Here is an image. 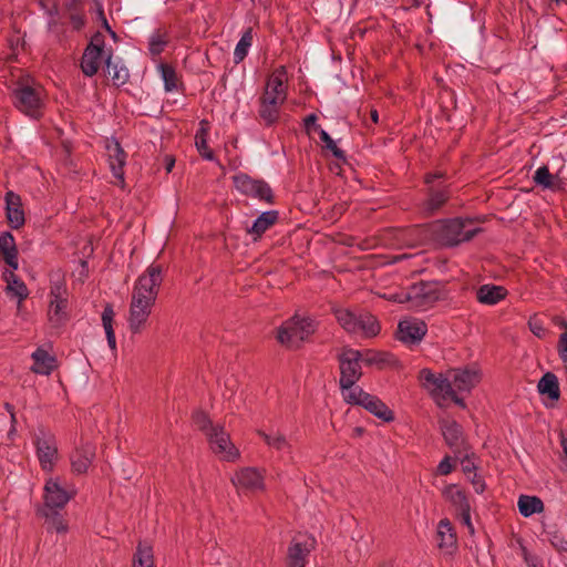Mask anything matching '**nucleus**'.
Returning a JSON list of instances; mask_svg holds the SVG:
<instances>
[{
    "label": "nucleus",
    "instance_id": "obj_1",
    "mask_svg": "<svg viewBox=\"0 0 567 567\" xmlns=\"http://www.w3.org/2000/svg\"><path fill=\"white\" fill-rule=\"evenodd\" d=\"M162 281V267L155 264L150 265L136 280L127 317L132 333H141L146 328Z\"/></svg>",
    "mask_w": 567,
    "mask_h": 567
},
{
    "label": "nucleus",
    "instance_id": "obj_2",
    "mask_svg": "<svg viewBox=\"0 0 567 567\" xmlns=\"http://www.w3.org/2000/svg\"><path fill=\"white\" fill-rule=\"evenodd\" d=\"M288 76L286 69H276L268 78L265 91L260 96L259 116L267 124H274L279 117L280 106L287 99Z\"/></svg>",
    "mask_w": 567,
    "mask_h": 567
},
{
    "label": "nucleus",
    "instance_id": "obj_3",
    "mask_svg": "<svg viewBox=\"0 0 567 567\" xmlns=\"http://www.w3.org/2000/svg\"><path fill=\"white\" fill-rule=\"evenodd\" d=\"M478 233L472 220L454 218L441 220L433 225V234L444 246H456L472 239Z\"/></svg>",
    "mask_w": 567,
    "mask_h": 567
},
{
    "label": "nucleus",
    "instance_id": "obj_4",
    "mask_svg": "<svg viewBox=\"0 0 567 567\" xmlns=\"http://www.w3.org/2000/svg\"><path fill=\"white\" fill-rule=\"evenodd\" d=\"M316 330L315 321L306 316L296 315L286 320L277 332V340L282 346L299 348Z\"/></svg>",
    "mask_w": 567,
    "mask_h": 567
},
{
    "label": "nucleus",
    "instance_id": "obj_5",
    "mask_svg": "<svg viewBox=\"0 0 567 567\" xmlns=\"http://www.w3.org/2000/svg\"><path fill=\"white\" fill-rule=\"evenodd\" d=\"M419 380L422 386L431 394L437 405L444 406L449 401L455 402L457 405L464 408V400L458 398L449 380L443 379V374H435L429 369L420 371Z\"/></svg>",
    "mask_w": 567,
    "mask_h": 567
},
{
    "label": "nucleus",
    "instance_id": "obj_6",
    "mask_svg": "<svg viewBox=\"0 0 567 567\" xmlns=\"http://www.w3.org/2000/svg\"><path fill=\"white\" fill-rule=\"evenodd\" d=\"M334 316L340 326L350 333L374 337L380 331L377 319L370 313H355L347 308H337Z\"/></svg>",
    "mask_w": 567,
    "mask_h": 567
},
{
    "label": "nucleus",
    "instance_id": "obj_7",
    "mask_svg": "<svg viewBox=\"0 0 567 567\" xmlns=\"http://www.w3.org/2000/svg\"><path fill=\"white\" fill-rule=\"evenodd\" d=\"M12 96L13 104L20 112L31 118H39L42 116L44 97L41 86L20 83L13 90Z\"/></svg>",
    "mask_w": 567,
    "mask_h": 567
},
{
    "label": "nucleus",
    "instance_id": "obj_8",
    "mask_svg": "<svg viewBox=\"0 0 567 567\" xmlns=\"http://www.w3.org/2000/svg\"><path fill=\"white\" fill-rule=\"evenodd\" d=\"M439 291L434 284L419 282L413 285L406 293L389 295L386 298L395 302H410L411 307L425 310L439 300Z\"/></svg>",
    "mask_w": 567,
    "mask_h": 567
},
{
    "label": "nucleus",
    "instance_id": "obj_9",
    "mask_svg": "<svg viewBox=\"0 0 567 567\" xmlns=\"http://www.w3.org/2000/svg\"><path fill=\"white\" fill-rule=\"evenodd\" d=\"M48 320L52 327H61L68 321V292L62 280H54L50 287Z\"/></svg>",
    "mask_w": 567,
    "mask_h": 567
},
{
    "label": "nucleus",
    "instance_id": "obj_10",
    "mask_svg": "<svg viewBox=\"0 0 567 567\" xmlns=\"http://www.w3.org/2000/svg\"><path fill=\"white\" fill-rule=\"evenodd\" d=\"M75 495V488L63 483L59 477H51L44 485V506L47 511L63 508Z\"/></svg>",
    "mask_w": 567,
    "mask_h": 567
},
{
    "label": "nucleus",
    "instance_id": "obj_11",
    "mask_svg": "<svg viewBox=\"0 0 567 567\" xmlns=\"http://www.w3.org/2000/svg\"><path fill=\"white\" fill-rule=\"evenodd\" d=\"M111 55V51L105 49L102 37L100 34L94 35L82 56L81 69L83 73L86 76H93L99 71L102 61L104 60L106 63L107 56Z\"/></svg>",
    "mask_w": 567,
    "mask_h": 567
},
{
    "label": "nucleus",
    "instance_id": "obj_12",
    "mask_svg": "<svg viewBox=\"0 0 567 567\" xmlns=\"http://www.w3.org/2000/svg\"><path fill=\"white\" fill-rule=\"evenodd\" d=\"M212 452L221 461L235 462L240 457L239 450L230 440V435L219 425L206 436Z\"/></svg>",
    "mask_w": 567,
    "mask_h": 567
},
{
    "label": "nucleus",
    "instance_id": "obj_13",
    "mask_svg": "<svg viewBox=\"0 0 567 567\" xmlns=\"http://www.w3.org/2000/svg\"><path fill=\"white\" fill-rule=\"evenodd\" d=\"M34 444L41 468L51 472L58 458L55 436L44 429H39L34 436Z\"/></svg>",
    "mask_w": 567,
    "mask_h": 567
},
{
    "label": "nucleus",
    "instance_id": "obj_14",
    "mask_svg": "<svg viewBox=\"0 0 567 567\" xmlns=\"http://www.w3.org/2000/svg\"><path fill=\"white\" fill-rule=\"evenodd\" d=\"M235 188L243 195L270 202L272 198V192L269 185L260 179H254L244 173H238L233 176Z\"/></svg>",
    "mask_w": 567,
    "mask_h": 567
},
{
    "label": "nucleus",
    "instance_id": "obj_15",
    "mask_svg": "<svg viewBox=\"0 0 567 567\" xmlns=\"http://www.w3.org/2000/svg\"><path fill=\"white\" fill-rule=\"evenodd\" d=\"M316 547V539L311 535H298L292 538L287 551L288 567H306L308 556Z\"/></svg>",
    "mask_w": 567,
    "mask_h": 567
},
{
    "label": "nucleus",
    "instance_id": "obj_16",
    "mask_svg": "<svg viewBox=\"0 0 567 567\" xmlns=\"http://www.w3.org/2000/svg\"><path fill=\"white\" fill-rule=\"evenodd\" d=\"M233 485L238 491L259 492L265 489V472L257 467H243L231 477Z\"/></svg>",
    "mask_w": 567,
    "mask_h": 567
},
{
    "label": "nucleus",
    "instance_id": "obj_17",
    "mask_svg": "<svg viewBox=\"0 0 567 567\" xmlns=\"http://www.w3.org/2000/svg\"><path fill=\"white\" fill-rule=\"evenodd\" d=\"M361 353L358 350L344 349L339 355L340 385L355 383L361 372Z\"/></svg>",
    "mask_w": 567,
    "mask_h": 567
},
{
    "label": "nucleus",
    "instance_id": "obj_18",
    "mask_svg": "<svg viewBox=\"0 0 567 567\" xmlns=\"http://www.w3.org/2000/svg\"><path fill=\"white\" fill-rule=\"evenodd\" d=\"M443 379L457 392H471L480 383L481 372L475 368L453 369Z\"/></svg>",
    "mask_w": 567,
    "mask_h": 567
},
{
    "label": "nucleus",
    "instance_id": "obj_19",
    "mask_svg": "<svg viewBox=\"0 0 567 567\" xmlns=\"http://www.w3.org/2000/svg\"><path fill=\"white\" fill-rule=\"evenodd\" d=\"M427 327L424 321L416 318H406L399 322L398 338L406 344L419 343L426 334Z\"/></svg>",
    "mask_w": 567,
    "mask_h": 567
},
{
    "label": "nucleus",
    "instance_id": "obj_20",
    "mask_svg": "<svg viewBox=\"0 0 567 567\" xmlns=\"http://www.w3.org/2000/svg\"><path fill=\"white\" fill-rule=\"evenodd\" d=\"M106 155L113 176L121 183L124 182L123 167L125 165L126 155L120 143L115 140H107L105 144Z\"/></svg>",
    "mask_w": 567,
    "mask_h": 567
},
{
    "label": "nucleus",
    "instance_id": "obj_21",
    "mask_svg": "<svg viewBox=\"0 0 567 567\" xmlns=\"http://www.w3.org/2000/svg\"><path fill=\"white\" fill-rule=\"evenodd\" d=\"M6 212L7 218L11 227L19 228L24 224V213L19 195L13 192L6 194Z\"/></svg>",
    "mask_w": 567,
    "mask_h": 567
},
{
    "label": "nucleus",
    "instance_id": "obj_22",
    "mask_svg": "<svg viewBox=\"0 0 567 567\" xmlns=\"http://www.w3.org/2000/svg\"><path fill=\"white\" fill-rule=\"evenodd\" d=\"M442 496L455 512L471 509L465 491L457 484H447L442 489Z\"/></svg>",
    "mask_w": 567,
    "mask_h": 567
},
{
    "label": "nucleus",
    "instance_id": "obj_23",
    "mask_svg": "<svg viewBox=\"0 0 567 567\" xmlns=\"http://www.w3.org/2000/svg\"><path fill=\"white\" fill-rule=\"evenodd\" d=\"M94 454V446L90 443H85L78 447L71 454L72 471L76 474L85 473L92 463Z\"/></svg>",
    "mask_w": 567,
    "mask_h": 567
},
{
    "label": "nucleus",
    "instance_id": "obj_24",
    "mask_svg": "<svg viewBox=\"0 0 567 567\" xmlns=\"http://www.w3.org/2000/svg\"><path fill=\"white\" fill-rule=\"evenodd\" d=\"M436 540L439 547L447 554H452L456 547V534L451 522L446 518L437 524Z\"/></svg>",
    "mask_w": 567,
    "mask_h": 567
},
{
    "label": "nucleus",
    "instance_id": "obj_25",
    "mask_svg": "<svg viewBox=\"0 0 567 567\" xmlns=\"http://www.w3.org/2000/svg\"><path fill=\"white\" fill-rule=\"evenodd\" d=\"M3 279L7 284V293L18 299V309H20L22 301L27 299L29 296V290L25 284L14 275L13 269L6 270L3 272Z\"/></svg>",
    "mask_w": 567,
    "mask_h": 567
},
{
    "label": "nucleus",
    "instance_id": "obj_26",
    "mask_svg": "<svg viewBox=\"0 0 567 567\" xmlns=\"http://www.w3.org/2000/svg\"><path fill=\"white\" fill-rule=\"evenodd\" d=\"M31 357L33 360L32 372L49 375L55 369V358L47 350L38 348Z\"/></svg>",
    "mask_w": 567,
    "mask_h": 567
},
{
    "label": "nucleus",
    "instance_id": "obj_27",
    "mask_svg": "<svg viewBox=\"0 0 567 567\" xmlns=\"http://www.w3.org/2000/svg\"><path fill=\"white\" fill-rule=\"evenodd\" d=\"M507 290L503 286L483 285L477 289V300L483 305L494 306L505 299Z\"/></svg>",
    "mask_w": 567,
    "mask_h": 567
},
{
    "label": "nucleus",
    "instance_id": "obj_28",
    "mask_svg": "<svg viewBox=\"0 0 567 567\" xmlns=\"http://www.w3.org/2000/svg\"><path fill=\"white\" fill-rule=\"evenodd\" d=\"M0 254L11 269H18V250L16 240L10 233H3L0 235Z\"/></svg>",
    "mask_w": 567,
    "mask_h": 567
},
{
    "label": "nucleus",
    "instance_id": "obj_29",
    "mask_svg": "<svg viewBox=\"0 0 567 567\" xmlns=\"http://www.w3.org/2000/svg\"><path fill=\"white\" fill-rule=\"evenodd\" d=\"M277 212H265L254 221V224L249 228H247V233L251 235L256 240L260 238L261 235L277 221Z\"/></svg>",
    "mask_w": 567,
    "mask_h": 567
},
{
    "label": "nucleus",
    "instance_id": "obj_30",
    "mask_svg": "<svg viewBox=\"0 0 567 567\" xmlns=\"http://www.w3.org/2000/svg\"><path fill=\"white\" fill-rule=\"evenodd\" d=\"M362 408L384 422H391L394 420L393 412L385 405V403L372 394L368 396L367 401H363Z\"/></svg>",
    "mask_w": 567,
    "mask_h": 567
},
{
    "label": "nucleus",
    "instance_id": "obj_31",
    "mask_svg": "<svg viewBox=\"0 0 567 567\" xmlns=\"http://www.w3.org/2000/svg\"><path fill=\"white\" fill-rule=\"evenodd\" d=\"M537 388L542 394L548 395L551 400H558L560 396L558 379L551 372H547L542 377Z\"/></svg>",
    "mask_w": 567,
    "mask_h": 567
},
{
    "label": "nucleus",
    "instance_id": "obj_32",
    "mask_svg": "<svg viewBox=\"0 0 567 567\" xmlns=\"http://www.w3.org/2000/svg\"><path fill=\"white\" fill-rule=\"evenodd\" d=\"M106 73L115 86L124 85L130 78L127 68L122 65L120 62H113L112 55L107 56Z\"/></svg>",
    "mask_w": 567,
    "mask_h": 567
},
{
    "label": "nucleus",
    "instance_id": "obj_33",
    "mask_svg": "<svg viewBox=\"0 0 567 567\" xmlns=\"http://www.w3.org/2000/svg\"><path fill=\"white\" fill-rule=\"evenodd\" d=\"M517 506L524 517H529L544 511V503L536 496L522 495L518 498Z\"/></svg>",
    "mask_w": 567,
    "mask_h": 567
},
{
    "label": "nucleus",
    "instance_id": "obj_34",
    "mask_svg": "<svg viewBox=\"0 0 567 567\" xmlns=\"http://www.w3.org/2000/svg\"><path fill=\"white\" fill-rule=\"evenodd\" d=\"M131 567H154L153 548L145 543H140L133 555Z\"/></svg>",
    "mask_w": 567,
    "mask_h": 567
},
{
    "label": "nucleus",
    "instance_id": "obj_35",
    "mask_svg": "<svg viewBox=\"0 0 567 567\" xmlns=\"http://www.w3.org/2000/svg\"><path fill=\"white\" fill-rule=\"evenodd\" d=\"M442 434L446 443L451 446H458L462 440V429L453 420H443L441 422Z\"/></svg>",
    "mask_w": 567,
    "mask_h": 567
},
{
    "label": "nucleus",
    "instance_id": "obj_36",
    "mask_svg": "<svg viewBox=\"0 0 567 567\" xmlns=\"http://www.w3.org/2000/svg\"><path fill=\"white\" fill-rule=\"evenodd\" d=\"M342 396L347 403L363 406V401H367L370 393L363 391L355 383L340 385Z\"/></svg>",
    "mask_w": 567,
    "mask_h": 567
},
{
    "label": "nucleus",
    "instance_id": "obj_37",
    "mask_svg": "<svg viewBox=\"0 0 567 567\" xmlns=\"http://www.w3.org/2000/svg\"><path fill=\"white\" fill-rule=\"evenodd\" d=\"M208 130V122L202 121L195 135V145L204 158L212 161L214 158V154L207 146Z\"/></svg>",
    "mask_w": 567,
    "mask_h": 567
},
{
    "label": "nucleus",
    "instance_id": "obj_38",
    "mask_svg": "<svg viewBox=\"0 0 567 567\" xmlns=\"http://www.w3.org/2000/svg\"><path fill=\"white\" fill-rule=\"evenodd\" d=\"M534 181L537 185L549 189H558L561 185V181L556 175L550 174L546 166H542L535 172Z\"/></svg>",
    "mask_w": 567,
    "mask_h": 567
},
{
    "label": "nucleus",
    "instance_id": "obj_39",
    "mask_svg": "<svg viewBox=\"0 0 567 567\" xmlns=\"http://www.w3.org/2000/svg\"><path fill=\"white\" fill-rule=\"evenodd\" d=\"M45 524L49 532H55L58 534H65L69 530V525L62 515L51 511L44 512Z\"/></svg>",
    "mask_w": 567,
    "mask_h": 567
},
{
    "label": "nucleus",
    "instance_id": "obj_40",
    "mask_svg": "<svg viewBox=\"0 0 567 567\" xmlns=\"http://www.w3.org/2000/svg\"><path fill=\"white\" fill-rule=\"evenodd\" d=\"M259 435L265 440L268 446L276 449L278 451H286L290 447L287 437L280 432H259Z\"/></svg>",
    "mask_w": 567,
    "mask_h": 567
},
{
    "label": "nucleus",
    "instance_id": "obj_41",
    "mask_svg": "<svg viewBox=\"0 0 567 567\" xmlns=\"http://www.w3.org/2000/svg\"><path fill=\"white\" fill-rule=\"evenodd\" d=\"M168 43V35L165 31L156 30L150 37L148 50L153 55H158Z\"/></svg>",
    "mask_w": 567,
    "mask_h": 567
},
{
    "label": "nucleus",
    "instance_id": "obj_42",
    "mask_svg": "<svg viewBox=\"0 0 567 567\" xmlns=\"http://www.w3.org/2000/svg\"><path fill=\"white\" fill-rule=\"evenodd\" d=\"M449 198L446 189H434L431 188L429 199L426 200L424 208L429 213H433L439 209Z\"/></svg>",
    "mask_w": 567,
    "mask_h": 567
},
{
    "label": "nucleus",
    "instance_id": "obj_43",
    "mask_svg": "<svg viewBox=\"0 0 567 567\" xmlns=\"http://www.w3.org/2000/svg\"><path fill=\"white\" fill-rule=\"evenodd\" d=\"M251 44H252V33H251V30H247L241 35L240 40L238 41V43L235 48V51H234L235 63H239L246 58Z\"/></svg>",
    "mask_w": 567,
    "mask_h": 567
},
{
    "label": "nucleus",
    "instance_id": "obj_44",
    "mask_svg": "<svg viewBox=\"0 0 567 567\" xmlns=\"http://www.w3.org/2000/svg\"><path fill=\"white\" fill-rule=\"evenodd\" d=\"M158 70L164 81L165 90L167 92L176 91L178 87V78L175 70L167 64H159Z\"/></svg>",
    "mask_w": 567,
    "mask_h": 567
},
{
    "label": "nucleus",
    "instance_id": "obj_45",
    "mask_svg": "<svg viewBox=\"0 0 567 567\" xmlns=\"http://www.w3.org/2000/svg\"><path fill=\"white\" fill-rule=\"evenodd\" d=\"M194 423L198 430L208 435V432H213V430L217 429L219 424H213L209 417L203 411H197L194 414Z\"/></svg>",
    "mask_w": 567,
    "mask_h": 567
},
{
    "label": "nucleus",
    "instance_id": "obj_46",
    "mask_svg": "<svg viewBox=\"0 0 567 567\" xmlns=\"http://www.w3.org/2000/svg\"><path fill=\"white\" fill-rule=\"evenodd\" d=\"M563 327L565 329L564 332L560 333L558 343H557V352L559 355V359L564 363V368L567 371V322L563 323Z\"/></svg>",
    "mask_w": 567,
    "mask_h": 567
},
{
    "label": "nucleus",
    "instance_id": "obj_47",
    "mask_svg": "<svg viewBox=\"0 0 567 567\" xmlns=\"http://www.w3.org/2000/svg\"><path fill=\"white\" fill-rule=\"evenodd\" d=\"M320 138L324 143V147L329 150L337 158H344L343 152L337 146L336 142L324 131H320Z\"/></svg>",
    "mask_w": 567,
    "mask_h": 567
},
{
    "label": "nucleus",
    "instance_id": "obj_48",
    "mask_svg": "<svg viewBox=\"0 0 567 567\" xmlns=\"http://www.w3.org/2000/svg\"><path fill=\"white\" fill-rule=\"evenodd\" d=\"M548 539L559 551H567V540L557 532L548 533Z\"/></svg>",
    "mask_w": 567,
    "mask_h": 567
},
{
    "label": "nucleus",
    "instance_id": "obj_49",
    "mask_svg": "<svg viewBox=\"0 0 567 567\" xmlns=\"http://www.w3.org/2000/svg\"><path fill=\"white\" fill-rule=\"evenodd\" d=\"M455 464L450 456H445L436 467V474L449 475L454 470Z\"/></svg>",
    "mask_w": 567,
    "mask_h": 567
},
{
    "label": "nucleus",
    "instance_id": "obj_50",
    "mask_svg": "<svg viewBox=\"0 0 567 567\" xmlns=\"http://www.w3.org/2000/svg\"><path fill=\"white\" fill-rule=\"evenodd\" d=\"M114 311L112 307L107 306L102 312V322L105 331L113 329Z\"/></svg>",
    "mask_w": 567,
    "mask_h": 567
},
{
    "label": "nucleus",
    "instance_id": "obj_51",
    "mask_svg": "<svg viewBox=\"0 0 567 567\" xmlns=\"http://www.w3.org/2000/svg\"><path fill=\"white\" fill-rule=\"evenodd\" d=\"M522 555L527 567H543L542 560L537 556L532 555L525 547L522 548Z\"/></svg>",
    "mask_w": 567,
    "mask_h": 567
},
{
    "label": "nucleus",
    "instance_id": "obj_52",
    "mask_svg": "<svg viewBox=\"0 0 567 567\" xmlns=\"http://www.w3.org/2000/svg\"><path fill=\"white\" fill-rule=\"evenodd\" d=\"M530 331L538 338H543L545 336V328L543 327V323L536 319L533 318L528 322Z\"/></svg>",
    "mask_w": 567,
    "mask_h": 567
},
{
    "label": "nucleus",
    "instance_id": "obj_53",
    "mask_svg": "<svg viewBox=\"0 0 567 567\" xmlns=\"http://www.w3.org/2000/svg\"><path fill=\"white\" fill-rule=\"evenodd\" d=\"M456 513L460 515L462 524H464L468 528V532L473 534L474 527L471 522V509H462Z\"/></svg>",
    "mask_w": 567,
    "mask_h": 567
},
{
    "label": "nucleus",
    "instance_id": "obj_54",
    "mask_svg": "<svg viewBox=\"0 0 567 567\" xmlns=\"http://www.w3.org/2000/svg\"><path fill=\"white\" fill-rule=\"evenodd\" d=\"M96 11H97V16H99V19L101 20L103 27L111 33L112 37H115V33L111 30V27L107 23V20L104 16V11H103V8L101 4H97L96 6Z\"/></svg>",
    "mask_w": 567,
    "mask_h": 567
},
{
    "label": "nucleus",
    "instance_id": "obj_55",
    "mask_svg": "<svg viewBox=\"0 0 567 567\" xmlns=\"http://www.w3.org/2000/svg\"><path fill=\"white\" fill-rule=\"evenodd\" d=\"M6 410L9 412L10 419H11V430L9 432V434L11 435V434H14V431H16V423H17L16 412H14L13 406L9 403L6 404Z\"/></svg>",
    "mask_w": 567,
    "mask_h": 567
},
{
    "label": "nucleus",
    "instance_id": "obj_56",
    "mask_svg": "<svg viewBox=\"0 0 567 567\" xmlns=\"http://www.w3.org/2000/svg\"><path fill=\"white\" fill-rule=\"evenodd\" d=\"M107 344L111 350H116V339H115V332L114 329H109V331H105Z\"/></svg>",
    "mask_w": 567,
    "mask_h": 567
},
{
    "label": "nucleus",
    "instance_id": "obj_57",
    "mask_svg": "<svg viewBox=\"0 0 567 567\" xmlns=\"http://www.w3.org/2000/svg\"><path fill=\"white\" fill-rule=\"evenodd\" d=\"M317 116L315 114H310L305 118V126L309 131L312 126L316 125Z\"/></svg>",
    "mask_w": 567,
    "mask_h": 567
},
{
    "label": "nucleus",
    "instance_id": "obj_58",
    "mask_svg": "<svg viewBox=\"0 0 567 567\" xmlns=\"http://www.w3.org/2000/svg\"><path fill=\"white\" fill-rule=\"evenodd\" d=\"M442 176H443V175H442L441 173L429 174V175L426 176V178H425V183H426V184H431V183H433V181H434L435 178H442Z\"/></svg>",
    "mask_w": 567,
    "mask_h": 567
},
{
    "label": "nucleus",
    "instance_id": "obj_59",
    "mask_svg": "<svg viewBox=\"0 0 567 567\" xmlns=\"http://www.w3.org/2000/svg\"><path fill=\"white\" fill-rule=\"evenodd\" d=\"M165 161H166V172L169 173V172H172V169L174 167L175 159L173 157L167 156Z\"/></svg>",
    "mask_w": 567,
    "mask_h": 567
},
{
    "label": "nucleus",
    "instance_id": "obj_60",
    "mask_svg": "<svg viewBox=\"0 0 567 567\" xmlns=\"http://www.w3.org/2000/svg\"><path fill=\"white\" fill-rule=\"evenodd\" d=\"M361 361H365V362H368V363H372V362H374V361H375V358H374V355H372L370 352H368V353L365 354V357H363V355L361 354Z\"/></svg>",
    "mask_w": 567,
    "mask_h": 567
},
{
    "label": "nucleus",
    "instance_id": "obj_61",
    "mask_svg": "<svg viewBox=\"0 0 567 567\" xmlns=\"http://www.w3.org/2000/svg\"><path fill=\"white\" fill-rule=\"evenodd\" d=\"M371 121L377 124L379 122V114L377 110H371L370 112Z\"/></svg>",
    "mask_w": 567,
    "mask_h": 567
},
{
    "label": "nucleus",
    "instance_id": "obj_62",
    "mask_svg": "<svg viewBox=\"0 0 567 567\" xmlns=\"http://www.w3.org/2000/svg\"><path fill=\"white\" fill-rule=\"evenodd\" d=\"M484 483L482 482H474V488L476 493H482L484 491Z\"/></svg>",
    "mask_w": 567,
    "mask_h": 567
},
{
    "label": "nucleus",
    "instance_id": "obj_63",
    "mask_svg": "<svg viewBox=\"0 0 567 567\" xmlns=\"http://www.w3.org/2000/svg\"><path fill=\"white\" fill-rule=\"evenodd\" d=\"M74 23H75V27L79 28L82 24V21H81V19L74 18Z\"/></svg>",
    "mask_w": 567,
    "mask_h": 567
},
{
    "label": "nucleus",
    "instance_id": "obj_64",
    "mask_svg": "<svg viewBox=\"0 0 567 567\" xmlns=\"http://www.w3.org/2000/svg\"><path fill=\"white\" fill-rule=\"evenodd\" d=\"M413 4L415 6H419L421 4L424 0H410Z\"/></svg>",
    "mask_w": 567,
    "mask_h": 567
}]
</instances>
